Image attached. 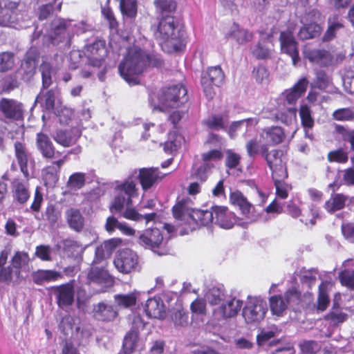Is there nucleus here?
<instances>
[{"mask_svg":"<svg viewBox=\"0 0 354 354\" xmlns=\"http://www.w3.org/2000/svg\"><path fill=\"white\" fill-rule=\"evenodd\" d=\"M80 136V129L75 127L72 128L70 131L57 130L53 135V138L56 142L66 147L74 144Z\"/></svg>","mask_w":354,"mask_h":354,"instance_id":"obj_30","label":"nucleus"},{"mask_svg":"<svg viewBox=\"0 0 354 354\" xmlns=\"http://www.w3.org/2000/svg\"><path fill=\"white\" fill-rule=\"evenodd\" d=\"M29 178H16L11 182V191L13 198L20 204L26 203L30 198Z\"/></svg>","mask_w":354,"mask_h":354,"instance_id":"obj_22","label":"nucleus"},{"mask_svg":"<svg viewBox=\"0 0 354 354\" xmlns=\"http://www.w3.org/2000/svg\"><path fill=\"white\" fill-rule=\"evenodd\" d=\"M59 91L58 89H50L45 93L42 91L37 96L35 104H40L48 111L54 110L56 104L59 102Z\"/></svg>","mask_w":354,"mask_h":354,"instance_id":"obj_32","label":"nucleus"},{"mask_svg":"<svg viewBox=\"0 0 354 354\" xmlns=\"http://www.w3.org/2000/svg\"><path fill=\"white\" fill-rule=\"evenodd\" d=\"M333 118L338 121H352L354 120V111L350 108H342L333 113Z\"/></svg>","mask_w":354,"mask_h":354,"instance_id":"obj_55","label":"nucleus"},{"mask_svg":"<svg viewBox=\"0 0 354 354\" xmlns=\"http://www.w3.org/2000/svg\"><path fill=\"white\" fill-rule=\"evenodd\" d=\"M265 160L272 171V176H279L280 178L288 177L286 166L283 163L279 151L276 149L270 151Z\"/></svg>","mask_w":354,"mask_h":354,"instance_id":"obj_26","label":"nucleus"},{"mask_svg":"<svg viewBox=\"0 0 354 354\" xmlns=\"http://www.w3.org/2000/svg\"><path fill=\"white\" fill-rule=\"evenodd\" d=\"M230 199L233 205L237 206L239 208L241 214L245 218L249 219L250 221L256 220L257 215L254 212V208L253 205L241 192L239 191L232 192Z\"/></svg>","mask_w":354,"mask_h":354,"instance_id":"obj_20","label":"nucleus"},{"mask_svg":"<svg viewBox=\"0 0 354 354\" xmlns=\"http://www.w3.org/2000/svg\"><path fill=\"white\" fill-rule=\"evenodd\" d=\"M85 183V174L76 172L73 174L68 178V187L71 189H81Z\"/></svg>","mask_w":354,"mask_h":354,"instance_id":"obj_52","label":"nucleus"},{"mask_svg":"<svg viewBox=\"0 0 354 354\" xmlns=\"http://www.w3.org/2000/svg\"><path fill=\"white\" fill-rule=\"evenodd\" d=\"M157 167L142 168L139 171V180L143 189L151 188L165 176Z\"/></svg>","mask_w":354,"mask_h":354,"instance_id":"obj_23","label":"nucleus"},{"mask_svg":"<svg viewBox=\"0 0 354 354\" xmlns=\"http://www.w3.org/2000/svg\"><path fill=\"white\" fill-rule=\"evenodd\" d=\"M214 223L223 229L232 228L236 223L234 214L224 206L213 207Z\"/></svg>","mask_w":354,"mask_h":354,"instance_id":"obj_24","label":"nucleus"},{"mask_svg":"<svg viewBox=\"0 0 354 354\" xmlns=\"http://www.w3.org/2000/svg\"><path fill=\"white\" fill-rule=\"evenodd\" d=\"M223 80L224 73L218 66L210 67L202 73L201 86L207 98H213L215 94L214 86H220Z\"/></svg>","mask_w":354,"mask_h":354,"instance_id":"obj_12","label":"nucleus"},{"mask_svg":"<svg viewBox=\"0 0 354 354\" xmlns=\"http://www.w3.org/2000/svg\"><path fill=\"white\" fill-rule=\"evenodd\" d=\"M300 292L295 288L288 290L284 297L274 295L270 298V307L272 313L274 315L281 316L287 309L288 305L297 304L299 301Z\"/></svg>","mask_w":354,"mask_h":354,"instance_id":"obj_13","label":"nucleus"},{"mask_svg":"<svg viewBox=\"0 0 354 354\" xmlns=\"http://www.w3.org/2000/svg\"><path fill=\"white\" fill-rule=\"evenodd\" d=\"M39 69L41 73L43 88H46L50 85L52 82V67L50 64L47 62H43L41 64Z\"/></svg>","mask_w":354,"mask_h":354,"instance_id":"obj_60","label":"nucleus"},{"mask_svg":"<svg viewBox=\"0 0 354 354\" xmlns=\"http://www.w3.org/2000/svg\"><path fill=\"white\" fill-rule=\"evenodd\" d=\"M187 100V90L185 86L176 84L162 89L158 96V106L162 111L178 109Z\"/></svg>","mask_w":354,"mask_h":354,"instance_id":"obj_8","label":"nucleus"},{"mask_svg":"<svg viewBox=\"0 0 354 354\" xmlns=\"http://www.w3.org/2000/svg\"><path fill=\"white\" fill-rule=\"evenodd\" d=\"M308 85L306 78H301L290 89L286 90L280 97V101H284V108L275 113V119L281 122L289 124L296 118L297 110L295 104L297 100L304 94Z\"/></svg>","mask_w":354,"mask_h":354,"instance_id":"obj_5","label":"nucleus"},{"mask_svg":"<svg viewBox=\"0 0 354 354\" xmlns=\"http://www.w3.org/2000/svg\"><path fill=\"white\" fill-rule=\"evenodd\" d=\"M85 248L77 241L73 239H66L64 241V250L66 254L75 259L81 258Z\"/></svg>","mask_w":354,"mask_h":354,"instance_id":"obj_41","label":"nucleus"},{"mask_svg":"<svg viewBox=\"0 0 354 354\" xmlns=\"http://www.w3.org/2000/svg\"><path fill=\"white\" fill-rule=\"evenodd\" d=\"M183 141V138L176 131L169 132L167 140L164 145V151L172 154L180 147Z\"/></svg>","mask_w":354,"mask_h":354,"instance_id":"obj_42","label":"nucleus"},{"mask_svg":"<svg viewBox=\"0 0 354 354\" xmlns=\"http://www.w3.org/2000/svg\"><path fill=\"white\" fill-rule=\"evenodd\" d=\"M89 29L90 26L83 21L76 24L71 21L56 19L52 22L50 31L48 30L46 32L35 31L33 33L32 39L42 37V41L46 44L56 45L61 42L68 44L72 35L82 34Z\"/></svg>","mask_w":354,"mask_h":354,"instance_id":"obj_3","label":"nucleus"},{"mask_svg":"<svg viewBox=\"0 0 354 354\" xmlns=\"http://www.w3.org/2000/svg\"><path fill=\"white\" fill-rule=\"evenodd\" d=\"M15 156L19 165L20 170L24 178L30 176L29 171L35 167V160L32 156L27 151L25 145L19 142L15 144Z\"/></svg>","mask_w":354,"mask_h":354,"instance_id":"obj_18","label":"nucleus"},{"mask_svg":"<svg viewBox=\"0 0 354 354\" xmlns=\"http://www.w3.org/2000/svg\"><path fill=\"white\" fill-rule=\"evenodd\" d=\"M64 162L63 159L55 161L42 170V177L46 185L53 187L55 185L58 180V173Z\"/></svg>","mask_w":354,"mask_h":354,"instance_id":"obj_34","label":"nucleus"},{"mask_svg":"<svg viewBox=\"0 0 354 354\" xmlns=\"http://www.w3.org/2000/svg\"><path fill=\"white\" fill-rule=\"evenodd\" d=\"M329 83V77L324 71H320L316 73V80L313 83V86L320 90H325Z\"/></svg>","mask_w":354,"mask_h":354,"instance_id":"obj_64","label":"nucleus"},{"mask_svg":"<svg viewBox=\"0 0 354 354\" xmlns=\"http://www.w3.org/2000/svg\"><path fill=\"white\" fill-rule=\"evenodd\" d=\"M138 338V334L136 330H131L126 335L123 342V350L126 354H131L133 352Z\"/></svg>","mask_w":354,"mask_h":354,"instance_id":"obj_51","label":"nucleus"},{"mask_svg":"<svg viewBox=\"0 0 354 354\" xmlns=\"http://www.w3.org/2000/svg\"><path fill=\"white\" fill-rule=\"evenodd\" d=\"M328 286V283L326 281L322 282L319 286V295L317 299L318 310L324 311L328 307L329 303V298L327 293Z\"/></svg>","mask_w":354,"mask_h":354,"instance_id":"obj_48","label":"nucleus"},{"mask_svg":"<svg viewBox=\"0 0 354 354\" xmlns=\"http://www.w3.org/2000/svg\"><path fill=\"white\" fill-rule=\"evenodd\" d=\"M344 270L339 277L342 285L354 288V259H348L343 263Z\"/></svg>","mask_w":354,"mask_h":354,"instance_id":"obj_40","label":"nucleus"},{"mask_svg":"<svg viewBox=\"0 0 354 354\" xmlns=\"http://www.w3.org/2000/svg\"><path fill=\"white\" fill-rule=\"evenodd\" d=\"M147 315L151 318L162 319L165 316V306L159 297L149 299L145 306Z\"/></svg>","mask_w":354,"mask_h":354,"instance_id":"obj_29","label":"nucleus"},{"mask_svg":"<svg viewBox=\"0 0 354 354\" xmlns=\"http://www.w3.org/2000/svg\"><path fill=\"white\" fill-rule=\"evenodd\" d=\"M347 196L342 194H336L325 203V208L328 212L342 209L345 206Z\"/></svg>","mask_w":354,"mask_h":354,"instance_id":"obj_44","label":"nucleus"},{"mask_svg":"<svg viewBox=\"0 0 354 354\" xmlns=\"http://www.w3.org/2000/svg\"><path fill=\"white\" fill-rule=\"evenodd\" d=\"M88 280L97 284H105L109 286L112 283V279L104 266L91 264V269L88 273Z\"/></svg>","mask_w":354,"mask_h":354,"instance_id":"obj_28","label":"nucleus"},{"mask_svg":"<svg viewBox=\"0 0 354 354\" xmlns=\"http://www.w3.org/2000/svg\"><path fill=\"white\" fill-rule=\"evenodd\" d=\"M106 49L104 43L101 41L95 42L91 47V53L89 56V64L100 68L104 63V57L106 55Z\"/></svg>","mask_w":354,"mask_h":354,"instance_id":"obj_37","label":"nucleus"},{"mask_svg":"<svg viewBox=\"0 0 354 354\" xmlns=\"http://www.w3.org/2000/svg\"><path fill=\"white\" fill-rule=\"evenodd\" d=\"M304 55L310 63L319 66H328L333 64V57L332 54L324 49H315L305 47Z\"/></svg>","mask_w":354,"mask_h":354,"instance_id":"obj_19","label":"nucleus"},{"mask_svg":"<svg viewBox=\"0 0 354 354\" xmlns=\"http://www.w3.org/2000/svg\"><path fill=\"white\" fill-rule=\"evenodd\" d=\"M299 115L304 129L313 128L314 120L311 115V111L307 106H302L300 109Z\"/></svg>","mask_w":354,"mask_h":354,"instance_id":"obj_56","label":"nucleus"},{"mask_svg":"<svg viewBox=\"0 0 354 354\" xmlns=\"http://www.w3.org/2000/svg\"><path fill=\"white\" fill-rule=\"evenodd\" d=\"M0 111L6 118L12 120H19L23 118V106L15 100L2 98L0 101Z\"/></svg>","mask_w":354,"mask_h":354,"instance_id":"obj_21","label":"nucleus"},{"mask_svg":"<svg viewBox=\"0 0 354 354\" xmlns=\"http://www.w3.org/2000/svg\"><path fill=\"white\" fill-rule=\"evenodd\" d=\"M243 306V301L236 297L225 298L220 306L213 310V316L217 320H226L235 317Z\"/></svg>","mask_w":354,"mask_h":354,"instance_id":"obj_15","label":"nucleus"},{"mask_svg":"<svg viewBox=\"0 0 354 354\" xmlns=\"http://www.w3.org/2000/svg\"><path fill=\"white\" fill-rule=\"evenodd\" d=\"M171 319L176 326H185L188 324V314L183 308L174 311Z\"/></svg>","mask_w":354,"mask_h":354,"instance_id":"obj_62","label":"nucleus"},{"mask_svg":"<svg viewBox=\"0 0 354 354\" xmlns=\"http://www.w3.org/2000/svg\"><path fill=\"white\" fill-rule=\"evenodd\" d=\"M113 264L115 268L123 274H129L140 270L138 254L129 248L123 249L117 254Z\"/></svg>","mask_w":354,"mask_h":354,"instance_id":"obj_11","label":"nucleus"},{"mask_svg":"<svg viewBox=\"0 0 354 354\" xmlns=\"http://www.w3.org/2000/svg\"><path fill=\"white\" fill-rule=\"evenodd\" d=\"M281 48L283 53L288 55L294 66L299 62L298 44L292 32L290 30L283 31L280 35Z\"/></svg>","mask_w":354,"mask_h":354,"instance_id":"obj_17","label":"nucleus"},{"mask_svg":"<svg viewBox=\"0 0 354 354\" xmlns=\"http://www.w3.org/2000/svg\"><path fill=\"white\" fill-rule=\"evenodd\" d=\"M14 66V55L12 53H0V71H8Z\"/></svg>","mask_w":354,"mask_h":354,"instance_id":"obj_58","label":"nucleus"},{"mask_svg":"<svg viewBox=\"0 0 354 354\" xmlns=\"http://www.w3.org/2000/svg\"><path fill=\"white\" fill-rule=\"evenodd\" d=\"M319 12L312 10L306 13L301 19L303 24L298 32V37L301 40L313 39L319 36L322 32L321 26L317 24V19Z\"/></svg>","mask_w":354,"mask_h":354,"instance_id":"obj_14","label":"nucleus"},{"mask_svg":"<svg viewBox=\"0 0 354 354\" xmlns=\"http://www.w3.org/2000/svg\"><path fill=\"white\" fill-rule=\"evenodd\" d=\"M241 156L235 153L232 149H227L225 151V165L227 168V172L229 174H232V169H236L241 171L240 167Z\"/></svg>","mask_w":354,"mask_h":354,"instance_id":"obj_45","label":"nucleus"},{"mask_svg":"<svg viewBox=\"0 0 354 354\" xmlns=\"http://www.w3.org/2000/svg\"><path fill=\"white\" fill-rule=\"evenodd\" d=\"M252 53L257 59H266L270 56V49L267 46V42L260 41L252 48Z\"/></svg>","mask_w":354,"mask_h":354,"instance_id":"obj_54","label":"nucleus"},{"mask_svg":"<svg viewBox=\"0 0 354 354\" xmlns=\"http://www.w3.org/2000/svg\"><path fill=\"white\" fill-rule=\"evenodd\" d=\"M207 143L214 145L216 148L201 154L203 163L198 168L196 175L197 178L202 180H205L207 178V175L214 167V162L220 160L223 157L222 152L220 150L223 145V140L221 137L216 134L211 133L208 137Z\"/></svg>","mask_w":354,"mask_h":354,"instance_id":"obj_7","label":"nucleus"},{"mask_svg":"<svg viewBox=\"0 0 354 354\" xmlns=\"http://www.w3.org/2000/svg\"><path fill=\"white\" fill-rule=\"evenodd\" d=\"M136 183L133 180H127L115 187V196L111 207L112 212H120L124 207H127L123 213L125 218L133 221H140L142 215L136 210L129 208L131 197L136 192Z\"/></svg>","mask_w":354,"mask_h":354,"instance_id":"obj_6","label":"nucleus"},{"mask_svg":"<svg viewBox=\"0 0 354 354\" xmlns=\"http://www.w3.org/2000/svg\"><path fill=\"white\" fill-rule=\"evenodd\" d=\"M62 211L59 206L53 203H48L41 216L35 214V218L42 221L50 227H54L61 219Z\"/></svg>","mask_w":354,"mask_h":354,"instance_id":"obj_27","label":"nucleus"},{"mask_svg":"<svg viewBox=\"0 0 354 354\" xmlns=\"http://www.w3.org/2000/svg\"><path fill=\"white\" fill-rule=\"evenodd\" d=\"M259 120L256 118H247L236 122H233L229 129V136L234 139L241 134L245 138L250 136L254 132Z\"/></svg>","mask_w":354,"mask_h":354,"instance_id":"obj_16","label":"nucleus"},{"mask_svg":"<svg viewBox=\"0 0 354 354\" xmlns=\"http://www.w3.org/2000/svg\"><path fill=\"white\" fill-rule=\"evenodd\" d=\"M204 123L212 130H220L225 127V122L221 115H212L205 120Z\"/></svg>","mask_w":354,"mask_h":354,"instance_id":"obj_63","label":"nucleus"},{"mask_svg":"<svg viewBox=\"0 0 354 354\" xmlns=\"http://www.w3.org/2000/svg\"><path fill=\"white\" fill-rule=\"evenodd\" d=\"M339 299H340V295L339 293H337L335 295L334 303H333V310L331 311L330 313H329L326 315V319H330L335 322H343L346 318L345 314H344L342 313H339V312H336L335 310V309L336 308H337L339 306V302H338Z\"/></svg>","mask_w":354,"mask_h":354,"instance_id":"obj_59","label":"nucleus"},{"mask_svg":"<svg viewBox=\"0 0 354 354\" xmlns=\"http://www.w3.org/2000/svg\"><path fill=\"white\" fill-rule=\"evenodd\" d=\"M154 37L162 50L167 53L178 51L185 45V32L174 16L160 19Z\"/></svg>","mask_w":354,"mask_h":354,"instance_id":"obj_2","label":"nucleus"},{"mask_svg":"<svg viewBox=\"0 0 354 354\" xmlns=\"http://www.w3.org/2000/svg\"><path fill=\"white\" fill-rule=\"evenodd\" d=\"M54 294L59 307L62 309L71 306L74 301L75 291L71 284L66 283L55 287Z\"/></svg>","mask_w":354,"mask_h":354,"instance_id":"obj_25","label":"nucleus"},{"mask_svg":"<svg viewBox=\"0 0 354 354\" xmlns=\"http://www.w3.org/2000/svg\"><path fill=\"white\" fill-rule=\"evenodd\" d=\"M107 251L100 245L95 248V257L93 260L92 264L97 266H106V259L110 257L111 254L106 252Z\"/></svg>","mask_w":354,"mask_h":354,"instance_id":"obj_61","label":"nucleus"},{"mask_svg":"<svg viewBox=\"0 0 354 354\" xmlns=\"http://www.w3.org/2000/svg\"><path fill=\"white\" fill-rule=\"evenodd\" d=\"M154 4L161 18L173 16L176 7V3L172 0H155Z\"/></svg>","mask_w":354,"mask_h":354,"instance_id":"obj_43","label":"nucleus"},{"mask_svg":"<svg viewBox=\"0 0 354 354\" xmlns=\"http://www.w3.org/2000/svg\"><path fill=\"white\" fill-rule=\"evenodd\" d=\"M192 201L188 198L178 200L173 207V215L175 219L180 221V225L195 223L196 225H208L214 223L213 207L211 210L196 209Z\"/></svg>","mask_w":354,"mask_h":354,"instance_id":"obj_4","label":"nucleus"},{"mask_svg":"<svg viewBox=\"0 0 354 354\" xmlns=\"http://www.w3.org/2000/svg\"><path fill=\"white\" fill-rule=\"evenodd\" d=\"M348 160V153L342 149H338L330 151L328 153V160L329 162H336L338 163H346Z\"/></svg>","mask_w":354,"mask_h":354,"instance_id":"obj_57","label":"nucleus"},{"mask_svg":"<svg viewBox=\"0 0 354 354\" xmlns=\"http://www.w3.org/2000/svg\"><path fill=\"white\" fill-rule=\"evenodd\" d=\"M65 217L72 230L80 232L83 229L84 218L78 209L74 207L68 209L65 212Z\"/></svg>","mask_w":354,"mask_h":354,"instance_id":"obj_36","label":"nucleus"},{"mask_svg":"<svg viewBox=\"0 0 354 354\" xmlns=\"http://www.w3.org/2000/svg\"><path fill=\"white\" fill-rule=\"evenodd\" d=\"M37 147L42 156L52 158L55 155V147L48 136L42 133L37 134Z\"/></svg>","mask_w":354,"mask_h":354,"instance_id":"obj_39","label":"nucleus"},{"mask_svg":"<svg viewBox=\"0 0 354 354\" xmlns=\"http://www.w3.org/2000/svg\"><path fill=\"white\" fill-rule=\"evenodd\" d=\"M260 136L267 144L272 145L281 143L285 138L284 131L279 127L265 128Z\"/></svg>","mask_w":354,"mask_h":354,"instance_id":"obj_35","label":"nucleus"},{"mask_svg":"<svg viewBox=\"0 0 354 354\" xmlns=\"http://www.w3.org/2000/svg\"><path fill=\"white\" fill-rule=\"evenodd\" d=\"M162 58L158 55L149 54L138 48H131L119 66L120 76L130 85L139 83L138 76L142 73L148 66H160Z\"/></svg>","mask_w":354,"mask_h":354,"instance_id":"obj_1","label":"nucleus"},{"mask_svg":"<svg viewBox=\"0 0 354 354\" xmlns=\"http://www.w3.org/2000/svg\"><path fill=\"white\" fill-rule=\"evenodd\" d=\"M32 277L35 283L41 285L57 281L62 277V274L53 270H38L32 273Z\"/></svg>","mask_w":354,"mask_h":354,"instance_id":"obj_38","label":"nucleus"},{"mask_svg":"<svg viewBox=\"0 0 354 354\" xmlns=\"http://www.w3.org/2000/svg\"><path fill=\"white\" fill-rule=\"evenodd\" d=\"M236 40L239 44H243L249 41L252 38V34L244 29H240L236 24H234L232 31L229 34Z\"/></svg>","mask_w":354,"mask_h":354,"instance_id":"obj_50","label":"nucleus"},{"mask_svg":"<svg viewBox=\"0 0 354 354\" xmlns=\"http://www.w3.org/2000/svg\"><path fill=\"white\" fill-rule=\"evenodd\" d=\"M116 304L121 307L129 308L136 304V296L134 293L127 295H115L114 296Z\"/></svg>","mask_w":354,"mask_h":354,"instance_id":"obj_53","label":"nucleus"},{"mask_svg":"<svg viewBox=\"0 0 354 354\" xmlns=\"http://www.w3.org/2000/svg\"><path fill=\"white\" fill-rule=\"evenodd\" d=\"M276 188V195L277 198L285 199L288 196V192L291 189V186L286 183L279 176H272Z\"/></svg>","mask_w":354,"mask_h":354,"instance_id":"obj_49","label":"nucleus"},{"mask_svg":"<svg viewBox=\"0 0 354 354\" xmlns=\"http://www.w3.org/2000/svg\"><path fill=\"white\" fill-rule=\"evenodd\" d=\"M29 262L28 254L24 252H17L12 259V266L0 270V282L18 281L23 277L21 270L26 268Z\"/></svg>","mask_w":354,"mask_h":354,"instance_id":"obj_10","label":"nucleus"},{"mask_svg":"<svg viewBox=\"0 0 354 354\" xmlns=\"http://www.w3.org/2000/svg\"><path fill=\"white\" fill-rule=\"evenodd\" d=\"M205 298L211 305H218L225 299L224 290L221 287H212L206 293Z\"/></svg>","mask_w":354,"mask_h":354,"instance_id":"obj_46","label":"nucleus"},{"mask_svg":"<svg viewBox=\"0 0 354 354\" xmlns=\"http://www.w3.org/2000/svg\"><path fill=\"white\" fill-rule=\"evenodd\" d=\"M120 8L124 17L133 19L137 15L136 0H121Z\"/></svg>","mask_w":354,"mask_h":354,"instance_id":"obj_47","label":"nucleus"},{"mask_svg":"<svg viewBox=\"0 0 354 354\" xmlns=\"http://www.w3.org/2000/svg\"><path fill=\"white\" fill-rule=\"evenodd\" d=\"M268 311L267 302L261 297L248 296L243 308L242 315L247 324H257Z\"/></svg>","mask_w":354,"mask_h":354,"instance_id":"obj_9","label":"nucleus"},{"mask_svg":"<svg viewBox=\"0 0 354 354\" xmlns=\"http://www.w3.org/2000/svg\"><path fill=\"white\" fill-rule=\"evenodd\" d=\"M93 316L100 321L110 322L118 315L113 306L106 302H100L93 308Z\"/></svg>","mask_w":354,"mask_h":354,"instance_id":"obj_31","label":"nucleus"},{"mask_svg":"<svg viewBox=\"0 0 354 354\" xmlns=\"http://www.w3.org/2000/svg\"><path fill=\"white\" fill-rule=\"evenodd\" d=\"M162 240L163 236L158 228L147 230L140 236V243L151 249L158 248Z\"/></svg>","mask_w":354,"mask_h":354,"instance_id":"obj_33","label":"nucleus"}]
</instances>
